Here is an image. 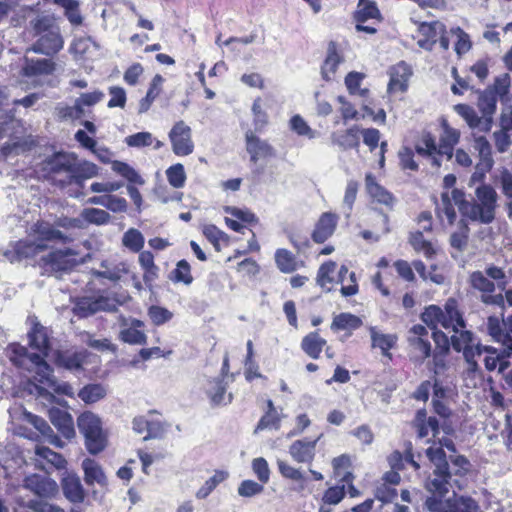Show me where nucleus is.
<instances>
[{
    "mask_svg": "<svg viewBox=\"0 0 512 512\" xmlns=\"http://www.w3.org/2000/svg\"><path fill=\"white\" fill-rule=\"evenodd\" d=\"M10 360L18 367L33 371L35 391L38 397L53 403L55 396L53 394L72 396L73 388L68 383H58L53 375L52 367L36 354H28L27 348L20 344L10 346Z\"/></svg>",
    "mask_w": 512,
    "mask_h": 512,
    "instance_id": "nucleus-1",
    "label": "nucleus"
},
{
    "mask_svg": "<svg viewBox=\"0 0 512 512\" xmlns=\"http://www.w3.org/2000/svg\"><path fill=\"white\" fill-rule=\"evenodd\" d=\"M34 232L37 235V241L19 240L11 242L9 246L3 250L2 256L10 263L21 262L30 259L39 252L46 249L44 241H58L67 243L71 239L54 228L48 222H38L34 225Z\"/></svg>",
    "mask_w": 512,
    "mask_h": 512,
    "instance_id": "nucleus-2",
    "label": "nucleus"
},
{
    "mask_svg": "<svg viewBox=\"0 0 512 512\" xmlns=\"http://www.w3.org/2000/svg\"><path fill=\"white\" fill-rule=\"evenodd\" d=\"M475 199L471 200L469 220L490 224L495 220L498 194L494 187L482 183L475 188Z\"/></svg>",
    "mask_w": 512,
    "mask_h": 512,
    "instance_id": "nucleus-3",
    "label": "nucleus"
},
{
    "mask_svg": "<svg viewBox=\"0 0 512 512\" xmlns=\"http://www.w3.org/2000/svg\"><path fill=\"white\" fill-rule=\"evenodd\" d=\"M460 138L459 130H443L440 143L437 146L430 133H426L421 142L415 145L416 152L421 156L445 155L448 159L453 156L454 146Z\"/></svg>",
    "mask_w": 512,
    "mask_h": 512,
    "instance_id": "nucleus-4",
    "label": "nucleus"
},
{
    "mask_svg": "<svg viewBox=\"0 0 512 512\" xmlns=\"http://www.w3.org/2000/svg\"><path fill=\"white\" fill-rule=\"evenodd\" d=\"M424 507L429 512H483L478 502L470 496H457L438 501L435 498H426Z\"/></svg>",
    "mask_w": 512,
    "mask_h": 512,
    "instance_id": "nucleus-5",
    "label": "nucleus"
},
{
    "mask_svg": "<svg viewBox=\"0 0 512 512\" xmlns=\"http://www.w3.org/2000/svg\"><path fill=\"white\" fill-rule=\"evenodd\" d=\"M75 255L76 253L69 248L57 249L42 256L38 263L44 274L64 273L71 271L77 265Z\"/></svg>",
    "mask_w": 512,
    "mask_h": 512,
    "instance_id": "nucleus-6",
    "label": "nucleus"
},
{
    "mask_svg": "<svg viewBox=\"0 0 512 512\" xmlns=\"http://www.w3.org/2000/svg\"><path fill=\"white\" fill-rule=\"evenodd\" d=\"M26 130H15L9 140L1 147V153L5 157L20 155L32 151L38 144L36 137L25 134Z\"/></svg>",
    "mask_w": 512,
    "mask_h": 512,
    "instance_id": "nucleus-7",
    "label": "nucleus"
},
{
    "mask_svg": "<svg viewBox=\"0 0 512 512\" xmlns=\"http://www.w3.org/2000/svg\"><path fill=\"white\" fill-rule=\"evenodd\" d=\"M451 478L452 474L450 469H443L441 472L434 469L432 474L425 481V488L431 493L427 498L445 501L444 498L452 487Z\"/></svg>",
    "mask_w": 512,
    "mask_h": 512,
    "instance_id": "nucleus-8",
    "label": "nucleus"
},
{
    "mask_svg": "<svg viewBox=\"0 0 512 512\" xmlns=\"http://www.w3.org/2000/svg\"><path fill=\"white\" fill-rule=\"evenodd\" d=\"M475 93L478 95L476 106L483 120L482 128H492L499 99L491 94L490 90L476 89Z\"/></svg>",
    "mask_w": 512,
    "mask_h": 512,
    "instance_id": "nucleus-9",
    "label": "nucleus"
},
{
    "mask_svg": "<svg viewBox=\"0 0 512 512\" xmlns=\"http://www.w3.org/2000/svg\"><path fill=\"white\" fill-rule=\"evenodd\" d=\"M321 436L315 439L303 438L289 446V454L297 463L311 464L316 455V445Z\"/></svg>",
    "mask_w": 512,
    "mask_h": 512,
    "instance_id": "nucleus-10",
    "label": "nucleus"
},
{
    "mask_svg": "<svg viewBox=\"0 0 512 512\" xmlns=\"http://www.w3.org/2000/svg\"><path fill=\"white\" fill-rule=\"evenodd\" d=\"M25 487L40 498H51L58 493V485L53 479L38 474L26 477Z\"/></svg>",
    "mask_w": 512,
    "mask_h": 512,
    "instance_id": "nucleus-11",
    "label": "nucleus"
},
{
    "mask_svg": "<svg viewBox=\"0 0 512 512\" xmlns=\"http://www.w3.org/2000/svg\"><path fill=\"white\" fill-rule=\"evenodd\" d=\"M412 75L411 67L404 61L399 62L390 68L388 92H406L408 89V81Z\"/></svg>",
    "mask_w": 512,
    "mask_h": 512,
    "instance_id": "nucleus-12",
    "label": "nucleus"
},
{
    "mask_svg": "<svg viewBox=\"0 0 512 512\" xmlns=\"http://www.w3.org/2000/svg\"><path fill=\"white\" fill-rule=\"evenodd\" d=\"M63 48V39L58 32L48 31L40 36V38L32 45L33 52L52 56Z\"/></svg>",
    "mask_w": 512,
    "mask_h": 512,
    "instance_id": "nucleus-13",
    "label": "nucleus"
},
{
    "mask_svg": "<svg viewBox=\"0 0 512 512\" xmlns=\"http://www.w3.org/2000/svg\"><path fill=\"white\" fill-rule=\"evenodd\" d=\"M338 217L336 214L331 212L323 213L317 221L315 228L312 232V240L315 243H324L329 237H331L336 229Z\"/></svg>",
    "mask_w": 512,
    "mask_h": 512,
    "instance_id": "nucleus-14",
    "label": "nucleus"
},
{
    "mask_svg": "<svg viewBox=\"0 0 512 512\" xmlns=\"http://www.w3.org/2000/svg\"><path fill=\"white\" fill-rule=\"evenodd\" d=\"M85 351L57 350L55 352V364L69 371H78L83 368L86 359Z\"/></svg>",
    "mask_w": 512,
    "mask_h": 512,
    "instance_id": "nucleus-15",
    "label": "nucleus"
},
{
    "mask_svg": "<svg viewBox=\"0 0 512 512\" xmlns=\"http://www.w3.org/2000/svg\"><path fill=\"white\" fill-rule=\"evenodd\" d=\"M343 61V56L338 53L337 43L335 41H330L327 47V55L321 66L322 79L327 82L332 81L338 66Z\"/></svg>",
    "mask_w": 512,
    "mask_h": 512,
    "instance_id": "nucleus-16",
    "label": "nucleus"
},
{
    "mask_svg": "<svg viewBox=\"0 0 512 512\" xmlns=\"http://www.w3.org/2000/svg\"><path fill=\"white\" fill-rule=\"evenodd\" d=\"M28 341L29 346L32 349L37 350L38 352H35L34 354L39 355L42 357L43 360H45V357L48 355L50 350V343L48 336L46 334L45 327H43L41 324L36 323L31 328V330L28 332ZM28 354H31L27 351Z\"/></svg>",
    "mask_w": 512,
    "mask_h": 512,
    "instance_id": "nucleus-17",
    "label": "nucleus"
},
{
    "mask_svg": "<svg viewBox=\"0 0 512 512\" xmlns=\"http://www.w3.org/2000/svg\"><path fill=\"white\" fill-rule=\"evenodd\" d=\"M49 419L58 432L66 439H70L75 435L73 419L67 411L51 408L49 410Z\"/></svg>",
    "mask_w": 512,
    "mask_h": 512,
    "instance_id": "nucleus-18",
    "label": "nucleus"
},
{
    "mask_svg": "<svg viewBox=\"0 0 512 512\" xmlns=\"http://www.w3.org/2000/svg\"><path fill=\"white\" fill-rule=\"evenodd\" d=\"M64 496L72 503H82L85 499V491L80 478L76 474H67L61 480Z\"/></svg>",
    "mask_w": 512,
    "mask_h": 512,
    "instance_id": "nucleus-19",
    "label": "nucleus"
},
{
    "mask_svg": "<svg viewBox=\"0 0 512 512\" xmlns=\"http://www.w3.org/2000/svg\"><path fill=\"white\" fill-rule=\"evenodd\" d=\"M56 69L54 61L48 58L33 59L25 58V65L22 68L24 76L34 77L39 75H51Z\"/></svg>",
    "mask_w": 512,
    "mask_h": 512,
    "instance_id": "nucleus-20",
    "label": "nucleus"
},
{
    "mask_svg": "<svg viewBox=\"0 0 512 512\" xmlns=\"http://www.w3.org/2000/svg\"><path fill=\"white\" fill-rule=\"evenodd\" d=\"M366 191L369 196L380 204L392 206L394 203V196L383 186H381L372 173L365 176Z\"/></svg>",
    "mask_w": 512,
    "mask_h": 512,
    "instance_id": "nucleus-21",
    "label": "nucleus"
},
{
    "mask_svg": "<svg viewBox=\"0 0 512 512\" xmlns=\"http://www.w3.org/2000/svg\"><path fill=\"white\" fill-rule=\"evenodd\" d=\"M247 151L251 161L256 162L260 158L273 156V148L265 141H262L252 130L246 134Z\"/></svg>",
    "mask_w": 512,
    "mask_h": 512,
    "instance_id": "nucleus-22",
    "label": "nucleus"
},
{
    "mask_svg": "<svg viewBox=\"0 0 512 512\" xmlns=\"http://www.w3.org/2000/svg\"><path fill=\"white\" fill-rule=\"evenodd\" d=\"M172 150L177 156H187L193 152L194 144L190 130H170Z\"/></svg>",
    "mask_w": 512,
    "mask_h": 512,
    "instance_id": "nucleus-23",
    "label": "nucleus"
},
{
    "mask_svg": "<svg viewBox=\"0 0 512 512\" xmlns=\"http://www.w3.org/2000/svg\"><path fill=\"white\" fill-rule=\"evenodd\" d=\"M420 319L433 331L439 330L437 326L440 324L443 328H451L444 311L438 305L431 304L427 306L420 315Z\"/></svg>",
    "mask_w": 512,
    "mask_h": 512,
    "instance_id": "nucleus-24",
    "label": "nucleus"
},
{
    "mask_svg": "<svg viewBox=\"0 0 512 512\" xmlns=\"http://www.w3.org/2000/svg\"><path fill=\"white\" fill-rule=\"evenodd\" d=\"M82 469L84 471V481L88 486L95 483L101 486L107 484V478L102 467L94 459L85 458L82 461Z\"/></svg>",
    "mask_w": 512,
    "mask_h": 512,
    "instance_id": "nucleus-25",
    "label": "nucleus"
},
{
    "mask_svg": "<svg viewBox=\"0 0 512 512\" xmlns=\"http://www.w3.org/2000/svg\"><path fill=\"white\" fill-rule=\"evenodd\" d=\"M353 19L356 23H365L369 19L382 21L383 17L374 0H359L357 9L353 14Z\"/></svg>",
    "mask_w": 512,
    "mask_h": 512,
    "instance_id": "nucleus-26",
    "label": "nucleus"
},
{
    "mask_svg": "<svg viewBox=\"0 0 512 512\" xmlns=\"http://www.w3.org/2000/svg\"><path fill=\"white\" fill-rule=\"evenodd\" d=\"M226 383L220 377L208 381L206 387V394L209 397L211 404L219 406L221 404H228L232 402V394L228 395V400L225 401Z\"/></svg>",
    "mask_w": 512,
    "mask_h": 512,
    "instance_id": "nucleus-27",
    "label": "nucleus"
},
{
    "mask_svg": "<svg viewBox=\"0 0 512 512\" xmlns=\"http://www.w3.org/2000/svg\"><path fill=\"white\" fill-rule=\"evenodd\" d=\"M75 159L68 153L57 152L45 160V169L52 173L69 172L71 174Z\"/></svg>",
    "mask_w": 512,
    "mask_h": 512,
    "instance_id": "nucleus-28",
    "label": "nucleus"
},
{
    "mask_svg": "<svg viewBox=\"0 0 512 512\" xmlns=\"http://www.w3.org/2000/svg\"><path fill=\"white\" fill-rule=\"evenodd\" d=\"M98 172V166L92 162L83 161L75 163L74 161L70 178L72 182L79 186H82L84 180L97 176Z\"/></svg>",
    "mask_w": 512,
    "mask_h": 512,
    "instance_id": "nucleus-29",
    "label": "nucleus"
},
{
    "mask_svg": "<svg viewBox=\"0 0 512 512\" xmlns=\"http://www.w3.org/2000/svg\"><path fill=\"white\" fill-rule=\"evenodd\" d=\"M362 326V320L351 313L342 312L333 318L331 323V330L334 332L338 331H349L348 335H351L352 331Z\"/></svg>",
    "mask_w": 512,
    "mask_h": 512,
    "instance_id": "nucleus-30",
    "label": "nucleus"
},
{
    "mask_svg": "<svg viewBox=\"0 0 512 512\" xmlns=\"http://www.w3.org/2000/svg\"><path fill=\"white\" fill-rule=\"evenodd\" d=\"M326 343V340L314 331L303 337L301 349L312 359H318Z\"/></svg>",
    "mask_w": 512,
    "mask_h": 512,
    "instance_id": "nucleus-31",
    "label": "nucleus"
},
{
    "mask_svg": "<svg viewBox=\"0 0 512 512\" xmlns=\"http://www.w3.org/2000/svg\"><path fill=\"white\" fill-rule=\"evenodd\" d=\"M79 433L84 437L103 428L101 418L93 412H83L77 419Z\"/></svg>",
    "mask_w": 512,
    "mask_h": 512,
    "instance_id": "nucleus-32",
    "label": "nucleus"
},
{
    "mask_svg": "<svg viewBox=\"0 0 512 512\" xmlns=\"http://www.w3.org/2000/svg\"><path fill=\"white\" fill-rule=\"evenodd\" d=\"M444 314L448 323L455 333H458V327L465 328L466 321L458 309V303L454 298H449L444 305Z\"/></svg>",
    "mask_w": 512,
    "mask_h": 512,
    "instance_id": "nucleus-33",
    "label": "nucleus"
},
{
    "mask_svg": "<svg viewBox=\"0 0 512 512\" xmlns=\"http://www.w3.org/2000/svg\"><path fill=\"white\" fill-rule=\"evenodd\" d=\"M107 395V389L101 383H91L82 387L78 392V397L85 404H93Z\"/></svg>",
    "mask_w": 512,
    "mask_h": 512,
    "instance_id": "nucleus-34",
    "label": "nucleus"
},
{
    "mask_svg": "<svg viewBox=\"0 0 512 512\" xmlns=\"http://www.w3.org/2000/svg\"><path fill=\"white\" fill-rule=\"evenodd\" d=\"M358 131L359 130H336L331 136L332 143L338 145L343 150L356 148L359 145Z\"/></svg>",
    "mask_w": 512,
    "mask_h": 512,
    "instance_id": "nucleus-35",
    "label": "nucleus"
},
{
    "mask_svg": "<svg viewBox=\"0 0 512 512\" xmlns=\"http://www.w3.org/2000/svg\"><path fill=\"white\" fill-rule=\"evenodd\" d=\"M510 87L511 77L508 73H504L496 76L493 83L488 85L485 89L490 90L491 94L503 103L508 98Z\"/></svg>",
    "mask_w": 512,
    "mask_h": 512,
    "instance_id": "nucleus-36",
    "label": "nucleus"
},
{
    "mask_svg": "<svg viewBox=\"0 0 512 512\" xmlns=\"http://www.w3.org/2000/svg\"><path fill=\"white\" fill-rule=\"evenodd\" d=\"M108 444L107 433L104 429L97 430L94 434L84 437V446L91 455L101 453Z\"/></svg>",
    "mask_w": 512,
    "mask_h": 512,
    "instance_id": "nucleus-37",
    "label": "nucleus"
},
{
    "mask_svg": "<svg viewBox=\"0 0 512 512\" xmlns=\"http://www.w3.org/2000/svg\"><path fill=\"white\" fill-rule=\"evenodd\" d=\"M470 286L481 292V294L494 293L496 285L494 281L490 280L482 271H473L469 275Z\"/></svg>",
    "mask_w": 512,
    "mask_h": 512,
    "instance_id": "nucleus-38",
    "label": "nucleus"
},
{
    "mask_svg": "<svg viewBox=\"0 0 512 512\" xmlns=\"http://www.w3.org/2000/svg\"><path fill=\"white\" fill-rule=\"evenodd\" d=\"M112 170L125 178L129 184H138L144 185V179L139 175V173L129 164L115 160L112 162Z\"/></svg>",
    "mask_w": 512,
    "mask_h": 512,
    "instance_id": "nucleus-39",
    "label": "nucleus"
},
{
    "mask_svg": "<svg viewBox=\"0 0 512 512\" xmlns=\"http://www.w3.org/2000/svg\"><path fill=\"white\" fill-rule=\"evenodd\" d=\"M95 299L92 296L78 297L74 301L73 313L79 318H87L97 313Z\"/></svg>",
    "mask_w": 512,
    "mask_h": 512,
    "instance_id": "nucleus-40",
    "label": "nucleus"
},
{
    "mask_svg": "<svg viewBox=\"0 0 512 512\" xmlns=\"http://www.w3.org/2000/svg\"><path fill=\"white\" fill-rule=\"evenodd\" d=\"M275 262L278 269L283 273H292L297 269L295 255L287 249L280 248L275 252Z\"/></svg>",
    "mask_w": 512,
    "mask_h": 512,
    "instance_id": "nucleus-41",
    "label": "nucleus"
},
{
    "mask_svg": "<svg viewBox=\"0 0 512 512\" xmlns=\"http://www.w3.org/2000/svg\"><path fill=\"white\" fill-rule=\"evenodd\" d=\"M409 244L417 252H423L427 258H432L435 250L430 241L426 240L422 231L411 232L409 235Z\"/></svg>",
    "mask_w": 512,
    "mask_h": 512,
    "instance_id": "nucleus-42",
    "label": "nucleus"
},
{
    "mask_svg": "<svg viewBox=\"0 0 512 512\" xmlns=\"http://www.w3.org/2000/svg\"><path fill=\"white\" fill-rule=\"evenodd\" d=\"M474 149L478 152L479 162L488 166H494L492 157V146L484 136H478L474 139Z\"/></svg>",
    "mask_w": 512,
    "mask_h": 512,
    "instance_id": "nucleus-43",
    "label": "nucleus"
},
{
    "mask_svg": "<svg viewBox=\"0 0 512 512\" xmlns=\"http://www.w3.org/2000/svg\"><path fill=\"white\" fill-rule=\"evenodd\" d=\"M163 81L164 78L159 74H156L153 77L149 85V89L146 93V96L142 98L140 101V112H145L150 108L152 102L155 100V98L159 95L161 91V84L163 83Z\"/></svg>",
    "mask_w": 512,
    "mask_h": 512,
    "instance_id": "nucleus-44",
    "label": "nucleus"
},
{
    "mask_svg": "<svg viewBox=\"0 0 512 512\" xmlns=\"http://www.w3.org/2000/svg\"><path fill=\"white\" fill-rule=\"evenodd\" d=\"M30 422L33 424V426L45 437L50 439V443L54 444L55 446L62 447L63 442L61 439L54 434L53 429L50 427L48 422L44 420L43 418L36 416V415H30Z\"/></svg>",
    "mask_w": 512,
    "mask_h": 512,
    "instance_id": "nucleus-45",
    "label": "nucleus"
},
{
    "mask_svg": "<svg viewBox=\"0 0 512 512\" xmlns=\"http://www.w3.org/2000/svg\"><path fill=\"white\" fill-rule=\"evenodd\" d=\"M456 112L466 121L469 128H480L483 125V120L478 112L468 104H457L455 106Z\"/></svg>",
    "mask_w": 512,
    "mask_h": 512,
    "instance_id": "nucleus-46",
    "label": "nucleus"
},
{
    "mask_svg": "<svg viewBox=\"0 0 512 512\" xmlns=\"http://www.w3.org/2000/svg\"><path fill=\"white\" fill-rule=\"evenodd\" d=\"M170 279L176 283L190 285L193 282L191 266L185 259L177 262L176 268L171 272Z\"/></svg>",
    "mask_w": 512,
    "mask_h": 512,
    "instance_id": "nucleus-47",
    "label": "nucleus"
},
{
    "mask_svg": "<svg viewBox=\"0 0 512 512\" xmlns=\"http://www.w3.org/2000/svg\"><path fill=\"white\" fill-rule=\"evenodd\" d=\"M80 216L89 224L105 225L109 223L111 216L108 212L98 208H85Z\"/></svg>",
    "mask_w": 512,
    "mask_h": 512,
    "instance_id": "nucleus-48",
    "label": "nucleus"
},
{
    "mask_svg": "<svg viewBox=\"0 0 512 512\" xmlns=\"http://www.w3.org/2000/svg\"><path fill=\"white\" fill-rule=\"evenodd\" d=\"M84 115L85 110L83 108H79L76 102L72 106L59 105L56 107V116L62 121L80 120L84 117Z\"/></svg>",
    "mask_w": 512,
    "mask_h": 512,
    "instance_id": "nucleus-49",
    "label": "nucleus"
},
{
    "mask_svg": "<svg viewBox=\"0 0 512 512\" xmlns=\"http://www.w3.org/2000/svg\"><path fill=\"white\" fill-rule=\"evenodd\" d=\"M450 33L457 36L454 50L458 56H462L472 48L470 36L461 27H452Z\"/></svg>",
    "mask_w": 512,
    "mask_h": 512,
    "instance_id": "nucleus-50",
    "label": "nucleus"
},
{
    "mask_svg": "<svg viewBox=\"0 0 512 512\" xmlns=\"http://www.w3.org/2000/svg\"><path fill=\"white\" fill-rule=\"evenodd\" d=\"M166 176L169 184L172 187L176 189L184 187L186 181V173L184 166L181 163H176L170 166L166 170Z\"/></svg>",
    "mask_w": 512,
    "mask_h": 512,
    "instance_id": "nucleus-51",
    "label": "nucleus"
},
{
    "mask_svg": "<svg viewBox=\"0 0 512 512\" xmlns=\"http://www.w3.org/2000/svg\"><path fill=\"white\" fill-rule=\"evenodd\" d=\"M426 456L438 472H441L443 469H450L446 453L442 447H429L426 450Z\"/></svg>",
    "mask_w": 512,
    "mask_h": 512,
    "instance_id": "nucleus-52",
    "label": "nucleus"
},
{
    "mask_svg": "<svg viewBox=\"0 0 512 512\" xmlns=\"http://www.w3.org/2000/svg\"><path fill=\"white\" fill-rule=\"evenodd\" d=\"M228 477L225 471H216L213 476L206 480L204 485L197 491L196 496L199 499L206 498L220 483Z\"/></svg>",
    "mask_w": 512,
    "mask_h": 512,
    "instance_id": "nucleus-53",
    "label": "nucleus"
},
{
    "mask_svg": "<svg viewBox=\"0 0 512 512\" xmlns=\"http://www.w3.org/2000/svg\"><path fill=\"white\" fill-rule=\"evenodd\" d=\"M35 453L37 456L43 458L57 469L65 468L67 464L66 459L61 454L51 450L48 447H37Z\"/></svg>",
    "mask_w": 512,
    "mask_h": 512,
    "instance_id": "nucleus-54",
    "label": "nucleus"
},
{
    "mask_svg": "<svg viewBox=\"0 0 512 512\" xmlns=\"http://www.w3.org/2000/svg\"><path fill=\"white\" fill-rule=\"evenodd\" d=\"M123 245L133 252H139L144 246V237L142 233L134 228H130L123 235Z\"/></svg>",
    "mask_w": 512,
    "mask_h": 512,
    "instance_id": "nucleus-55",
    "label": "nucleus"
},
{
    "mask_svg": "<svg viewBox=\"0 0 512 512\" xmlns=\"http://www.w3.org/2000/svg\"><path fill=\"white\" fill-rule=\"evenodd\" d=\"M372 345L381 349L383 355H388V351L396 343V337L390 334H379L374 328L371 329Z\"/></svg>",
    "mask_w": 512,
    "mask_h": 512,
    "instance_id": "nucleus-56",
    "label": "nucleus"
},
{
    "mask_svg": "<svg viewBox=\"0 0 512 512\" xmlns=\"http://www.w3.org/2000/svg\"><path fill=\"white\" fill-rule=\"evenodd\" d=\"M119 339L131 345H145L147 343V336L144 332L130 327L120 331Z\"/></svg>",
    "mask_w": 512,
    "mask_h": 512,
    "instance_id": "nucleus-57",
    "label": "nucleus"
},
{
    "mask_svg": "<svg viewBox=\"0 0 512 512\" xmlns=\"http://www.w3.org/2000/svg\"><path fill=\"white\" fill-rule=\"evenodd\" d=\"M419 32L430 40H436L439 33H446V26L440 21L422 22L418 28Z\"/></svg>",
    "mask_w": 512,
    "mask_h": 512,
    "instance_id": "nucleus-58",
    "label": "nucleus"
},
{
    "mask_svg": "<svg viewBox=\"0 0 512 512\" xmlns=\"http://www.w3.org/2000/svg\"><path fill=\"white\" fill-rule=\"evenodd\" d=\"M474 340L473 332L469 330H462L459 335L451 336V347L456 352H462L465 347L471 346Z\"/></svg>",
    "mask_w": 512,
    "mask_h": 512,
    "instance_id": "nucleus-59",
    "label": "nucleus"
},
{
    "mask_svg": "<svg viewBox=\"0 0 512 512\" xmlns=\"http://www.w3.org/2000/svg\"><path fill=\"white\" fill-rule=\"evenodd\" d=\"M148 315L153 324L157 326L163 325L164 323L170 321L173 317L172 312L164 307L157 305H152L149 307Z\"/></svg>",
    "mask_w": 512,
    "mask_h": 512,
    "instance_id": "nucleus-60",
    "label": "nucleus"
},
{
    "mask_svg": "<svg viewBox=\"0 0 512 512\" xmlns=\"http://www.w3.org/2000/svg\"><path fill=\"white\" fill-rule=\"evenodd\" d=\"M432 338L436 345L434 353L447 356L451 348V338L449 339L448 336L441 330L433 331Z\"/></svg>",
    "mask_w": 512,
    "mask_h": 512,
    "instance_id": "nucleus-61",
    "label": "nucleus"
},
{
    "mask_svg": "<svg viewBox=\"0 0 512 512\" xmlns=\"http://www.w3.org/2000/svg\"><path fill=\"white\" fill-rule=\"evenodd\" d=\"M252 470L262 484L268 483L270 479V469L265 458H255L252 461Z\"/></svg>",
    "mask_w": 512,
    "mask_h": 512,
    "instance_id": "nucleus-62",
    "label": "nucleus"
},
{
    "mask_svg": "<svg viewBox=\"0 0 512 512\" xmlns=\"http://www.w3.org/2000/svg\"><path fill=\"white\" fill-rule=\"evenodd\" d=\"M503 322L496 316H489L487 319V332L493 338L494 341L499 342L505 338L506 335H510L503 331Z\"/></svg>",
    "mask_w": 512,
    "mask_h": 512,
    "instance_id": "nucleus-63",
    "label": "nucleus"
},
{
    "mask_svg": "<svg viewBox=\"0 0 512 512\" xmlns=\"http://www.w3.org/2000/svg\"><path fill=\"white\" fill-rule=\"evenodd\" d=\"M264 490L263 484L257 483L253 480H243L238 486V494L241 497H253L261 494Z\"/></svg>",
    "mask_w": 512,
    "mask_h": 512,
    "instance_id": "nucleus-64",
    "label": "nucleus"
}]
</instances>
